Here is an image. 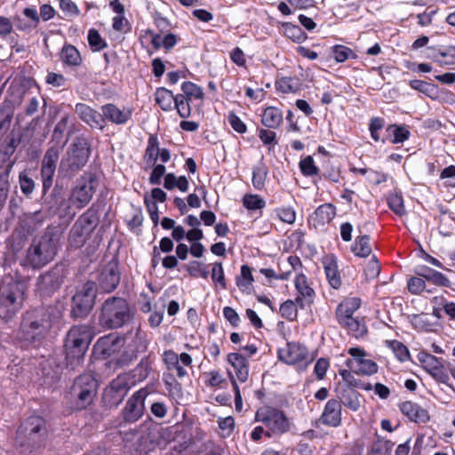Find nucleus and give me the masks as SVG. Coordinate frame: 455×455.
I'll return each instance as SVG.
<instances>
[{
	"label": "nucleus",
	"mask_w": 455,
	"mask_h": 455,
	"mask_svg": "<svg viewBox=\"0 0 455 455\" xmlns=\"http://www.w3.org/2000/svg\"><path fill=\"white\" fill-rule=\"evenodd\" d=\"M362 306L359 297H345L335 308V319L338 324L347 334L356 339L364 338L368 334L365 317L356 315Z\"/></svg>",
	"instance_id": "1"
},
{
	"label": "nucleus",
	"mask_w": 455,
	"mask_h": 455,
	"mask_svg": "<svg viewBox=\"0 0 455 455\" xmlns=\"http://www.w3.org/2000/svg\"><path fill=\"white\" fill-rule=\"evenodd\" d=\"M132 318L133 312L128 300L111 296L100 305L98 322L104 330H116L128 324Z\"/></svg>",
	"instance_id": "2"
},
{
	"label": "nucleus",
	"mask_w": 455,
	"mask_h": 455,
	"mask_svg": "<svg viewBox=\"0 0 455 455\" xmlns=\"http://www.w3.org/2000/svg\"><path fill=\"white\" fill-rule=\"evenodd\" d=\"M92 338V330L89 324L73 325L68 330L63 346L68 366L75 368L84 361Z\"/></svg>",
	"instance_id": "3"
},
{
	"label": "nucleus",
	"mask_w": 455,
	"mask_h": 455,
	"mask_svg": "<svg viewBox=\"0 0 455 455\" xmlns=\"http://www.w3.org/2000/svg\"><path fill=\"white\" fill-rule=\"evenodd\" d=\"M162 360L166 368V371L163 373V381L165 388L170 393H179L181 391V384L178 379H183L188 376L185 367L192 368L193 359L188 353L178 355L172 349L164 350L162 354Z\"/></svg>",
	"instance_id": "4"
},
{
	"label": "nucleus",
	"mask_w": 455,
	"mask_h": 455,
	"mask_svg": "<svg viewBox=\"0 0 455 455\" xmlns=\"http://www.w3.org/2000/svg\"><path fill=\"white\" fill-rule=\"evenodd\" d=\"M98 390V381L92 373L77 376L69 389L68 395L72 409L80 411L87 409L94 401Z\"/></svg>",
	"instance_id": "5"
},
{
	"label": "nucleus",
	"mask_w": 455,
	"mask_h": 455,
	"mask_svg": "<svg viewBox=\"0 0 455 455\" xmlns=\"http://www.w3.org/2000/svg\"><path fill=\"white\" fill-rule=\"evenodd\" d=\"M99 210L100 205L93 204L76 220L68 234V243L72 248L83 247L91 236L99 222Z\"/></svg>",
	"instance_id": "6"
},
{
	"label": "nucleus",
	"mask_w": 455,
	"mask_h": 455,
	"mask_svg": "<svg viewBox=\"0 0 455 455\" xmlns=\"http://www.w3.org/2000/svg\"><path fill=\"white\" fill-rule=\"evenodd\" d=\"M254 422L261 423L267 433H272L275 436H280L291 430V421L282 409L270 404L259 407L254 415Z\"/></svg>",
	"instance_id": "7"
},
{
	"label": "nucleus",
	"mask_w": 455,
	"mask_h": 455,
	"mask_svg": "<svg viewBox=\"0 0 455 455\" xmlns=\"http://www.w3.org/2000/svg\"><path fill=\"white\" fill-rule=\"evenodd\" d=\"M385 119L379 116H373L369 122V132L371 138L375 142H389L391 144H403L411 135L409 127L403 124H390L386 127V135L380 137L379 132L385 127Z\"/></svg>",
	"instance_id": "8"
},
{
	"label": "nucleus",
	"mask_w": 455,
	"mask_h": 455,
	"mask_svg": "<svg viewBox=\"0 0 455 455\" xmlns=\"http://www.w3.org/2000/svg\"><path fill=\"white\" fill-rule=\"evenodd\" d=\"M24 299L22 284L10 280L0 283V318L10 319L21 307Z\"/></svg>",
	"instance_id": "9"
},
{
	"label": "nucleus",
	"mask_w": 455,
	"mask_h": 455,
	"mask_svg": "<svg viewBox=\"0 0 455 455\" xmlns=\"http://www.w3.org/2000/svg\"><path fill=\"white\" fill-rule=\"evenodd\" d=\"M91 150L90 145L84 137H76L70 145L67 156L60 164V170L66 174H72L80 171L88 162Z\"/></svg>",
	"instance_id": "10"
},
{
	"label": "nucleus",
	"mask_w": 455,
	"mask_h": 455,
	"mask_svg": "<svg viewBox=\"0 0 455 455\" xmlns=\"http://www.w3.org/2000/svg\"><path fill=\"white\" fill-rule=\"evenodd\" d=\"M150 391L148 387H141L135 391L125 402L120 411L121 419L119 427L134 424L139 421L145 413V402Z\"/></svg>",
	"instance_id": "11"
},
{
	"label": "nucleus",
	"mask_w": 455,
	"mask_h": 455,
	"mask_svg": "<svg viewBox=\"0 0 455 455\" xmlns=\"http://www.w3.org/2000/svg\"><path fill=\"white\" fill-rule=\"evenodd\" d=\"M97 297L96 283L87 281L72 297L70 316L73 319L85 318L93 308Z\"/></svg>",
	"instance_id": "12"
},
{
	"label": "nucleus",
	"mask_w": 455,
	"mask_h": 455,
	"mask_svg": "<svg viewBox=\"0 0 455 455\" xmlns=\"http://www.w3.org/2000/svg\"><path fill=\"white\" fill-rule=\"evenodd\" d=\"M98 185V175L92 172H84L72 188L70 195L72 204L78 209L85 207L92 199Z\"/></svg>",
	"instance_id": "13"
},
{
	"label": "nucleus",
	"mask_w": 455,
	"mask_h": 455,
	"mask_svg": "<svg viewBox=\"0 0 455 455\" xmlns=\"http://www.w3.org/2000/svg\"><path fill=\"white\" fill-rule=\"evenodd\" d=\"M33 251H30V267L39 269L50 263L57 253V239L53 235L45 234L38 241H33Z\"/></svg>",
	"instance_id": "14"
},
{
	"label": "nucleus",
	"mask_w": 455,
	"mask_h": 455,
	"mask_svg": "<svg viewBox=\"0 0 455 455\" xmlns=\"http://www.w3.org/2000/svg\"><path fill=\"white\" fill-rule=\"evenodd\" d=\"M134 387L124 373H119L103 389L102 403L108 409L117 408Z\"/></svg>",
	"instance_id": "15"
},
{
	"label": "nucleus",
	"mask_w": 455,
	"mask_h": 455,
	"mask_svg": "<svg viewBox=\"0 0 455 455\" xmlns=\"http://www.w3.org/2000/svg\"><path fill=\"white\" fill-rule=\"evenodd\" d=\"M347 354L352 356L346 360V365L356 375L371 376L378 372L379 365L371 359H365L366 352L359 347H350Z\"/></svg>",
	"instance_id": "16"
},
{
	"label": "nucleus",
	"mask_w": 455,
	"mask_h": 455,
	"mask_svg": "<svg viewBox=\"0 0 455 455\" xmlns=\"http://www.w3.org/2000/svg\"><path fill=\"white\" fill-rule=\"evenodd\" d=\"M63 279V269L55 266L50 271L39 276L36 291L38 292L41 297L52 296L60 288Z\"/></svg>",
	"instance_id": "17"
},
{
	"label": "nucleus",
	"mask_w": 455,
	"mask_h": 455,
	"mask_svg": "<svg viewBox=\"0 0 455 455\" xmlns=\"http://www.w3.org/2000/svg\"><path fill=\"white\" fill-rule=\"evenodd\" d=\"M277 354L279 360L289 365L303 362L308 364L312 361V359H308L307 347L299 342H287L286 347L278 349Z\"/></svg>",
	"instance_id": "18"
},
{
	"label": "nucleus",
	"mask_w": 455,
	"mask_h": 455,
	"mask_svg": "<svg viewBox=\"0 0 455 455\" xmlns=\"http://www.w3.org/2000/svg\"><path fill=\"white\" fill-rule=\"evenodd\" d=\"M121 274L118 267V261L112 259L108 261L100 271L98 276L100 289L106 293L114 291L119 285Z\"/></svg>",
	"instance_id": "19"
},
{
	"label": "nucleus",
	"mask_w": 455,
	"mask_h": 455,
	"mask_svg": "<svg viewBox=\"0 0 455 455\" xmlns=\"http://www.w3.org/2000/svg\"><path fill=\"white\" fill-rule=\"evenodd\" d=\"M294 286L297 291L295 299L299 309L310 308L315 303L316 294L310 286L307 276L302 272L298 274L294 279Z\"/></svg>",
	"instance_id": "20"
},
{
	"label": "nucleus",
	"mask_w": 455,
	"mask_h": 455,
	"mask_svg": "<svg viewBox=\"0 0 455 455\" xmlns=\"http://www.w3.org/2000/svg\"><path fill=\"white\" fill-rule=\"evenodd\" d=\"M336 215V206L331 203H325L316 207L313 213L308 216L307 223L310 228L313 227L315 229H318L331 222Z\"/></svg>",
	"instance_id": "21"
},
{
	"label": "nucleus",
	"mask_w": 455,
	"mask_h": 455,
	"mask_svg": "<svg viewBox=\"0 0 455 455\" xmlns=\"http://www.w3.org/2000/svg\"><path fill=\"white\" fill-rule=\"evenodd\" d=\"M47 435L45 419L40 416H30V452L44 447Z\"/></svg>",
	"instance_id": "22"
},
{
	"label": "nucleus",
	"mask_w": 455,
	"mask_h": 455,
	"mask_svg": "<svg viewBox=\"0 0 455 455\" xmlns=\"http://www.w3.org/2000/svg\"><path fill=\"white\" fill-rule=\"evenodd\" d=\"M321 263L329 285L335 290H339L342 285V278L337 256L333 253L325 254L323 256Z\"/></svg>",
	"instance_id": "23"
},
{
	"label": "nucleus",
	"mask_w": 455,
	"mask_h": 455,
	"mask_svg": "<svg viewBox=\"0 0 455 455\" xmlns=\"http://www.w3.org/2000/svg\"><path fill=\"white\" fill-rule=\"evenodd\" d=\"M103 121L106 124L109 122L113 124L123 125L125 124L132 116V110L130 108H119L114 103H107L102 105L101 108Z\"/></svg>",
	"instance_id": "24"
},
{
	"label": "nucleus",
	"mask_w": 455,
	"mask_h": 455,
	"mask_svg": "<svg viewBox=\"0 0 455 455\" xmlns=\"http://www.w3.org/2000/svg\"><path fill=\"white\" fill-rule=\"evenodd\" d=\"M58 159L59 151L54 148H49L44 156L41 167V176L44 190L50 188L52 185Z\"/></svg>",
	"instance_id": "25"
},
{
	"label": "nucleus",
	"mask_w": 455,
	"mask_h": 455,
	"mask_svg": "<svg viewBox=\"0 0 455 455\" xmlns=\"http://www.w3.org/2000/svg\"><path fill=\"white\" fill-rule=\"evenodd\" d=\"M413 273L416 275L423 277L426 283H428L435 286L444 288H450L451 286L450 279L445 275L427 265L416 266L413 269Z\"/></svg>",
	"instance_id": "26"
},
{
	"label": "nucleus",
	"mask_w": 455,
	"mask_h": 455,
	"mask_svg": "<svg viewBox=\"0 0 455 455\" xmlns=\"http://www.w3.org/2000/svg\"><path fill=\"white\" fill-rule=\"evenodd\" d=\"M75 112L79 118L92 128L103 130L105 128L104 117L102 112L92 108L85 103H77L75 107Z\"/></svg>",
	"instance_id": "27"
},
{
	"label": "nucleus",
	"mask_w": 455,
	"mask_h": 455,
	"mask_svg": "<svg viewBox=\"0 0 455 455\" xmlns=\"http://www.w3.org/2000/svg\"><path fill=\"white\" fill-rule=\"evenodd\" d=\"M341 415L342 406L340 402L337 399H330L325 403L320 420L325 426L337 427L341 425Z\"/></svg>",
	"instance_id": "28"
},
{
	"label": "nucleus",
	"mask_w": 455,
	"mask_h": 455,
	"mask_svg": "<svg viewBox=\"0 0 455 455\" xmlns=\"http://www.w3.org/2000/svg\"><path fill=\"white\" fill-rule=\"evenodd\" d=\"M398 407L400 411L414 423L425 424L430 419L427 410L411 401L403 402Z\"/></svg>",
	"instance_id": "29"
},
{
	"label": "nucleus",
	"mask_w": 455,
	"mask_h": 455,
	"mask_svg": "<svg viewBox=\"0 0 455 455\" xmlns=\"http://www.w3.org/2000/svg\"><path fill=\"white\" fill-rule=\"evenodd\" d=\"M146 36L151 37V44L155 51H159L164 48L166 52H170L180 41L178 36L171 32H168L160 36V34H156L155 29L148 28L144 30Z\"/></svg>",
	"instance_id": "30"
},
{
	"label": "nucleus",
	"mask_w": 455,
	"mask_h": 455,
	"mask_svg": "<svg viewBox=\"0 0 455 455\" xmlns=\"http://www.w3.org/2000/svg\"><path fill=\"white\" fill-rule=\"evenodd\" d=\"M153 361L149 356H144L136 367L131 371L123 372L127 379L135 387L147 379L152 371Z\"/></svg>",
	"instance_id": "31"
},
{
	"label": "nucleus",
	"mask_w": 455,
	"mask_h": 455,
	"mask_svg": "<svg viewBox=\"0 0 455 455\" xmlns=\"http://www.w3.org/2000/svg\"><path fill=\"white\" fill-rule=\"evenodd\" d=\"M227 361L234 368L236 379L243 383L249 377V362L243 355L236 352L228 354Z\"/></svg>",
	"instance_id": "32"
},
{
	"label": "nucleus",
	"mask_w": 455,
	"mask_h": 455,
	"mask_svg": "<svg viewBox=\"0 0 455 455\" xmlns=\"http://www.w3.org/2000/svg\"><path fill=\"white\" fill-rule=\"evenodd\" d=\"M60 60L64 67L77 69L83 64V58L78 49L70 44H65L60 52Z\"/></svg>",
	"instance_id": "33"
},
{
	"label": "nucleus",
	"mask_w": 455,
	"mask_h": 455,
	"mask_svg": "<svg viewBox=\"0 0 455 455\" xmlns=\"http://www.w3.org/2000/svg\"><path fill=\"white\" fill-rule=\"evenodd\" d=\"M337 391L341 406L344 405L352 411H357L360 409L363 395L359 392L350 387H342Z\"/></svg>",
	"instance_id": "34"
},
{
	"label": "nucleus",
	"mask_w": 455,
	"mask_h": 455,
	"mask_svg": "<svg viewBox=\"0 0 455 455\" xmlns=\"http://www.w3.org/2000/svg\"><path fill=\"white\" fill-rule=\"evenodd\" d=\"M260 123L266 128L279 129L283 123V111L277 107L268 106L265 108L261 114Z\"/></svg>",
	"instance_id": "35"
},
{
	"label": "nucleus",
	"mask_w": 455,
	"mask_h": 455,
	"mask_svg": "<svg viewBox=\"0 0 455 455\" xmlns=\"http://www.w3.org/2000/svg\"><path fill=\"white\" fill-rule=\"evenodd\" d=\"M30 346L39 347L45 339L50 328L49 319H42L40 322H30Z\"/></svg>",
	"instance_id": "36"
},
{
	"label": "nucleus",
	"mask_w": 455,
	"mask_h": 455,
	"mask_svg": "<svg viewBox=\"0 0 455 455\" xmlns=\"http://www.w3.org/2000/svg\"><path fill=\"white\" fill-rule=\"evenodd\" d=\"M428 50L432 52L431 58L441 65L455 64V46L454 45H440L432 46Z\"/></svg>",
	"instance_id": "37"
},
{
	"label": "nucleus",
	"mask_w": 455,
	"mask_h": 455,
	"mask_svg": "<svg viewBox=\"0 0 455 455\" xmlns=\"http://www.w3.org/2000/svg\"><path fill=\"white\" fill-rule=\"evenodd\" d=\"M280 32L292 42L300 44L307 38V33L296 24L280 21L277 23Z\"/></svg>",
	"instance_id": "38"
},
{
	"label": "nucleus",
	"mask_w": 455,
	"mask_h": 455,
	"mask_svg": "<svg viewBox=\"0 0 455 455\" xmlns=\"http://www.w3.org/2000/svg\"><path fill=\"white\" fill-rule=\"evenodd\" d=\"M351 252L358 258H367L372 250L369 235H359L350 247Z\"/></svg>",
	"instance_id": "39"
},
{
	"label": "nucleus",
	"mask_w": 455,
	"mask_h": 455,
	"mask_svg": "<svg viewBox=\"0 0 455 455\" xmlns=\"http://www.w3.org/2000/svg\"><path fill=\"white\" fill-rule=\"evenodd\" d=\"M159 140L156 134H149L147 147L143 155V160L147 166H153L158 160V153L160 150Z\"/></svg>",
	"instance_id": "40"
},
{
	"label": "nucleus",
	"mask_w": 455,
	"mask_h": 455,
	"mask_svg": "<svg viewBox=\"0 0 455 455\" xmlns=\"http://www.w3.org/2000/svg\"><path fill=\"white\" fill-rule=\"evenodd\" d=\"M275 90L283 94L295 93L300 90L301 84L296 76H283L276 79Z\"/></svg>",
	"instance_id": "41"
},
{
	"label": "nucleus",
	"mask_w": 455,
	"mask_h": 455,
	"mask_svg": "<svg viewBox=\"0 0 455 455\" xmlns=\"http://www.w3.org/2000/svg\"><path fill=\"white\" fill-rule=\"evenodd\" d=\"M155 100L163 111L168 112L173 109L175 95L165 87H158L155 92Z\"/></svg>",
	"instance_id": "42"
},
{
	"label": "nucleus",
	"mask_w": 455,
	"mask_h": 455,
	"mask_svg": "<svg viewBox=\"0 0 455 455\" xmlns=\"http://www.w3.org/2000/svg\"><path fill=\"white\" fill-rule=\"evenodd\" d=\"M411 89L416 90L432 100H435L439 96L438 86L435 84L427 83L422 80L414 79L409 82Z\"/></svg>",
	"instance_id": "43"
},
{
	"label": "nucleus",
	"mask_w": 455,
	"mask_h": 455,
	"mask_svg": "<svg viewBox=\"0 0 455 455\" xmlns=\"http://www.w3.org/2000/svg\"><path fill=\"white\" fill-rule=\"evenodd\" d=\"M387 202L389 209L399 217L406 213L403 194L400 190H394L388 193Z\"/></svg>",
	"instance_id": "44"
},
{
	"label": "nucleus",
	"mask_w": 455,
	"mask_h": 455,
	"mask_svg": "<svg viewBox=\"0 0 455 455\" xmlns=\"http://www.w3.org/2000/svg\"><path fill=\"white\" fill-rule=\"evenodd\" d=\"M254 283L252 268L244 264L241 266L240 275L236 276L235 283L239 290L246 292Z\"/></svg>",
	"instance_id": "45"
},
{
	"label": "nucleus",
	"mask_w": 455,
	"mask_h": 455,
	"mask_svg": "<svg viewBox=\"0 0 455 455\" xmlns=\"http://www.w3.org/2000/svg\"><path fill=\"white\" fill-rule=\"evenodd\" d=\"M140 442L143 443H148L147 445L148 450H152L156 446H162V436L160 427L153 426L148 428V431L140 436Z\"/></svg>",
	"instance_id": "46"
},
{
	"label": "nucleus",
	"mask_w": 455,
	"mask_h": 455,
	"mask_svg": "<svg viewBox=\"0 0 455 455\" xmlns=\"http://www.w3.org/2000/svg\"><path fill=\"white\" fill-rule=\"evenodd\" d=\"M386 345L393 351L399 362L404 363L411 359L409 348L402 341L397 339L386 340Z\"/></svg>",
	"instance_id": "47"
},
{
	"label": "nucleus",
	"mask_w": 455,
	"mask_h": 455,
	"mask_svg": "<svg viewBox=\"0 0 455 455\" xmlns=\"http://www.w3.org/2000/svg\"><path fill=\"white\" fill-rule=\"evenodd\" d=\"M116 340L117 338L111 334L100 337L94 345V349L104 358L108 357L114 351L113 347Z\"/></svg>",
	"instance_id": "48"
},
{
	"label": "nucleus",
	"mask_w": 455,
	"mask_h": 455,
	"mask_svg": "<svg viewBox=\"0 0 455 455\" xmlns=\"http://www.w3.org/2000/svg\"><path fill=\"white\" fill-rule=\"evenodd\" d=\"M299 308L296 299L294 300L289 299L280 305L279 313L282 318L285 319L287 322H294L298 318Z\"/></svg>",
	"instance_id": "49"
},
{
	"label": "nucleus",
	"mask_w": 455,
	"mask_h": 455,
	"mask_svg": "<svg viewBox=\"0 0 455 455\" xmlns=\"http://www.w3.org/2000/svg\"><path fill=\"white\" fill-rule=\"evenodd\" d=\"M331 52L333 59L339 63L345 62L349 59L356 60L358 58L357 54L351 48L343 44L333 45Z\"/></svg>",
	"instance_id": "50"
},
{
	"label": "nucleus",
	"mask_w": 455,
	"mask_h": 455,
	"mask_svg": "<svg viewBox=\"0 0 455 455\" xmlns=\"http://www.w3.org/2000/svg\"><path fill=\"white\" fill-rule=\"evenodd\" d=\"M267 173V167L265 164L260 163L253 166L251 181L255 189L262 190L264 188Z\"/></svg>",
	"instance_id": "51"
},
{
	"label": "nucleus",
	"mask_w": 455,
	"mask_h": 455,
	"mask_svg": "<svg viewBox=\"0 0 455 455\" xmlns=\"http://www.w3.org/2000/svg\"><path fill=\"white\" fill-rule=\"evenodd\" d=\"M192 100L186 98V95H182L178 93L175 95V100L173 105V109H176L178 115L185 119L190 116L191 115V106L190 102Z\"/></svg>",
	"instance_id": "52"
},
{
	"label": "nucleus",
	"mask_w": 455,
	"mask_h": 455,
	"mask_svg": "<svg viewBox=\"0 0 455 455\" xmlns=\"http://www.w3.org/2000/svg\"><path fill=\"white\" fill-rule=\"evenodd\" d=\"M407 289L412 295H420L425 291L428 293L432 292V290L427 289L425 279L416 275L408 278Z\"/></svg>",
	"instance_id": "53"
},
{
	"label": "nucleus",
	"mask_w": 455,
	"mask_h": 455,
	"mask_svg": "<svg viewBox=\"0 0 455 455\" xmlns=\"http://www.w3.org/2000/svg\"><path fill=\"white\" fill-rule=\"evenodd\" d=\"M299 168L305 177H314L318 175L320 172V170L316 166L312 156H307L304 158H301L299 163Z\"/></svg>",
	"instance_id": "54"
},
{
	"label": "nucleus",
	"mask_w": 455,
	"mask_h": 455,
	"mask_svg": "<svg viewBox=\"0 0 455 455\" xmlns=\"http://www.w3.org/2000/svg\"><path fill=\"white\" fill-rule=\"evenodd\" d=\"M89 46L92 52H100L108 47V43L102 38L96 28H90L87 35Z\"/></svg>",
	"instance_id": "55"
},
{
	"label": "nucleus",
	"mask_w": 455,
	"mask_h": 455,
	"mask_svg": "<svg viewBox=\"0 0 455 455\" xmlns=\"http://www.w3.org/2000/svg\"><path fill=\"white\" fill-rule=\"evenodd\" d=\"M182 95H186L190 100H203L204 99V92L203 89L195 83L190 81H186L181 84Z\"/></svg>",
	"instance_id": "56"
},
{
	"label": "nucleus",
	"mask_w": 455,
	"mask_h": 455,
	"mask_svg": "<svg viewBox=\"0 0 455 455\" xmlns=\"http://www.w3.org/2000/svg\"><path fill=\"white\" fill-rule=\"evenodd\" d=\"M257 135L264 146L268 149L275 148L278 144L277 135L274 129L258 128Z\"/></svg>",
	"instance_id": "57"
},
{
	"label": "nucleus",
	"mask_w": 455,
	"mask_h": 455,
	"mask_svg": "<svg viewBox=\"0 0 455 455\" xmlns=\"http://www.w3.org/2000/svg\"><path fill=\"white\" fill-rule=\"evenodd\" d=\"M183 427L180 424L160 427L163 445L176 441L179 435L182 433Z\"/></svg>",
	"instance_id": "58"
},
{
	"label": "nucleus",
	"mask_w": 455,
	"mask_h": 455,
	"mask_svg": "<svg viewBox=\"0 0 455 455\" xmlns=\"http://www.w3.org/2000/svg\"><path fill=\"white\" fill-rule=\"evenodd\" d=\"M153 24L156 27V34H160V36L171 32L172 25L169 20L162 15L161 12H156L152 14Z\"/></svg>",
	"instance_id": "59"
},
{
	"label": "nucleus",
	"mask_w": 455,
	"mask_h": 455,
	"mask_svg": "<svg viewBox=\"0 0 455 455\" xmlns=\"http://www.w3.org/2000/svg\"><path fill=\"white\" fill-rule=\"evenodd\" d=\"M243 205L249 211L261 210L266 206V202L259 195L246 194L243 196Z\"/></svg>",
	"instance_id": "60"
},
{
	"label": "nucleus",
	"mask_w": 455,
	"mask_h": 455,
	"mask_svg": "<svg viewBox=\"0 0 455 455\" xmlns=\"http://www.w3.org/2000/svg\"><path fill=\"white\" fill-rule=\"evenodd\" d=\"M211 277L216 286H219L221 290L227 289V280L221 262L212 264Z\"/></svg>",
	"instance_id": "61"
},
{
	"label": "nucleus",
	"mask_w": 455,
	"mask_h": 455,
	"mask_svg": "<svg viewBox=\"0 0 455 455\" xmlns=\"http://www.w3.org/2000/svg\"><path fill=\"white\" fill-rule=\"evenodd\" d=\"M274 212L276 217L283 223L293 224L296 220V211L291 206L277 207Z\"/></svg>",
	"instance_id": "62"
},
{
	"label": "nucleus",
	"mask_w": 455,
	"mask_h": 455,
	"mask_svg": "<svg viewBox=\"0 0 455 455\" xmlns=\"http://www.w3.org/2000/svg\"><path fill=\"white\" fill-rule=\"evenodd\" d=\"M429 375L438 383L445 384L452 388V386L449 383L450 376L448 368L443 363L436 369H434Z\"/></svg>",
	"instance_id": "63"
},
{
	"label": "nucleus",
	"mask_w": 455,
	"mask_h": 455,
	"mask_svg": "<svg viewBox=\"0 0 455 455\" xmlns=\"http://www.w3.org/2000/svg\"><path fill=\"white\" fill-rule=\"evenodd\" d=\"M227 118L232 129L237 133L243 134L247 132V125L234 111H230Z\"/></svg>",
	"instance_id": "64"
}]
</instances>
